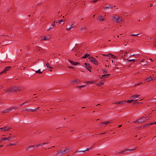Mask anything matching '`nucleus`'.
Wrapping results in <instances>:
<instances>
[{"mask_svg": "<svg viewBox=\"0 0 156 156\" xmlns=\"http://www.w3.org/2000/svg\"><path fill=\"white\" fill-rule=\"evenodd\" d=\"M4 145H0V148H1L3 146H4Z\"/></svg>", "mask_w": 156, "mask_h": 156, "instance_id": "obj_55", "label": "nucleus"}, {"mask_svg": "<svg viewBox=\"0 0 156 156\" xmlns=\"http://www.w3.org/2000/svg\"><path fill=\"white\" fill-rule=\"evenodd\" d=\"M38 109V108H36L34 109H32V112H35L36 111H37Z\"/></svg>", "mask_w": 156, "mask_h": 156, "instance_id": "obj_41", "label": "nucleus"}, {"mask_svg": "<svg viewBox=\"0 0 156 156\" xmlns=\"http://www.w3.org/2000/svg\"><path fill=\"white\" fill-rule=\"evenodd\" d=\"M138 104H140V102L136 101V102H135L133 103L132 104L133 105H135Z\"/></svg>", "mask_w": 156, "mask_h": 156, "instance_id": "obj_39", "label": "nucleus"}, {"mask_svg": "<svg viewBox=\"0 0 156 156\" xmlns=\"http://www.w3.org/2000/svg\"><path fill=\"white\" fill-rule=\"evenodd\" d=\"M146 118V119H149L151 117L150 116H147V117H145Z\"/></svg>", "mask_w": 156, "mask_h": 156, "instance_id": "obj_50", "label": "nucleus"}, {"mask_svg": "<svg viewBox=\"0 0 156 156\" xmlns=\"http://www.w3.org/2000/svg\"><path fill=\"white\" fill-rule=\"evenodd\" d=\"M156 79L155 77H152V80H154Z\"/></svg>", "mask_w": 156, "mask_h": 156, "instance_id": "obj_49", "label": "nucleus"}, {"mask_svg": "<svg viewBox=\"0 0 156 156\" xmlns=\"http://www.w3.org/2000/svg\"><path fill=\"white\" fill-rule=\"evenodd\" d=\"M152 6H153V4H150V7H152Z\"/></svg>", "mask_w": 156, "mask_h": 156, "instance_id": "obj_56", "label": "nucleus"}, {"mask_svg": "<svg viewBox=\"0 0 156 156\" xmlns=\"http://www.w3.org/2000/svg\"><path fill=\"white\" fill-rule=\"evenodd\" d=\"M11 128L9 126H5L4 127L1 128H0L1 131H6L10 130Z\"/></svg>", "mask_w": 156, "mask_h": 156, "instance_id": "obj_11", "label": "nucleus"}, {"mask_svg": "<svg viewBox=\"0 0 156 156\" xmlns=\"http://www.w3.org/2000/svg\"><path fill=\"white\" fill-rule=\"evenodd\" d=\"M80 82V80L79 79H75L71 81V83L72 84H76Z\"/></svg>", "mask_w": 156, "mask_h": 156, "instance_id": "obj_13", "label": "nucleus"}, {"mask_svg": "<svg viewBox=\"0 0 156 156\" xmlns=\"http://www.w3.org/2000/svg\"><path fill=\"white\" fill-rule=\"evenodd\" d=\"M25 111H26L27 112H32V109H26L25 110Z\"/></svg>", "mask_w": 156, "mask_h": 156, "instance_id": "obj_34", "label": "nucleus"}, {"mask_svg": "<svg viewBox=\"0 0 156 156\" xmlns=\"http://www.w3.org/2000/svg\"><path fill=\"white\" fill-rule=\"evenodd\" d=\"M51 37L50 35H48L46 36H43L41 37V40H49Z\"/></svg>", "mask_w": 156, "mask_h": 156, "instance_id": "obj_10", "label": "nucleus"}, {"mask_svg": "<svg viewBox=\"0 0 156 156\" xmlns=\"http://www.w3.org/2000/svg\"><path fill=\"white\" fill-rule=\"evenodd\" d=\"M135 59H128L127 60V61L128 62H131L132 61H133V62H135Z\"/></svg>", "mask_w": 156, "mask_h": 156, "instance_id": "obj_38", "label": "nucleus"}, {"mask_svg": "<svg viewBox=\"0 0 156 156\" xmlns=\"http://www.w3.org/2000/svg\"><path fill=\"white\" fill-rule=\"evenodd\" d=\"M126 102V101H118L116 102L115 103V104H120V105H123L125 104Z\"/></svg>", "mask_w": 156, "mask_h": 156, "instance_id": "obj_20", "label": "nucleus"}, {"mask_svg": "<svg viewBox=\"0 0 156 156\" xmlns=\"http://www.w3.org/2000/svg\"><path fill=\"white\" fill-rule=\"evenodd\" d=\"M150 60L151 61V62H153L154 60V59L153 60L151 58H150Z\"/></svg>", "mask_w": 156, "mask_h": 156, "instance_id": "obj_59", "label": "nucleus"}, {"mask_svg": "<svg viewBox=\"0 0 156 156\" xmlns=\"http://www.w3.org/2000/svg\"><path fill=\"white\" fill-rule=\"evenodd\" d=\"M21 89L20 87H18L16 86H14L8 89L6 91L10 93H12L17 92L20 90Z\"/></svg>", "mask_w": 156, "mask_h": 156, "instance_id": "obj_2", "label": "nucleus"}, {"mask_svg": "<svg viewBox=\"0 0 156 156\" xmlns=\"http://www.w3.org/2000/svg\"><path fill=\"white\" fill-rule=\"evenodd\" d=\"M69 62L72 65H73L74 66H77L80 64V63L78 62H74L71 60H69Z\"/></svg>", "mask_w": 156, "mask_h": 156, "instance_id": "obj_16", "label": "nucleus"}, {"mask_svg": "<svg viewBox=\"0 0 156 156\" xmlns=\"http://www.w3.org/2000/svg\"><path fill=\"white\" fill-rule=\"evenodd\" d=\"M138 100L137 99H136V100H133V99H131L130 100H127L126 102H127L128 103H131L132 102H133V101H136Z\"/></svg>", "mask_w": 156, "mask_h": 156, "instance_id": "obj_29", "label": "nucleus"}, {"mask_svg": "<svg viewBox=\"0 0 156 156\" xmlns=\"http://www.w3.org/2000/svg\"><path fill=\"white\" fill-rule=\"evenodd\" d=\"M105 18H103L101 16H99L98 18V20L99 21H102L105 20Z\"/></svg>", "mask_w": 156, "mask_h": 156, "instance_id": "obj_27", "label": "nucleus"}, {"mask_svg": "<svg viewBox=\"0 0 156 156\" xmlns=\"http://www.w3.org/2000/svg\"><path fill=\"white\" fill-rule=\"evenodd\" d=\"M25 103H26V102H23V103L22 104H20V106H23L24 104Z\"/></svg>", "mask_w": 156, "mask_h": 156, "instance_id": "obj_45", "label": "nucleus"}, {"mask_svg": "<svg viewBox=\"0 0 156 156\" xmlns=\"http://www.w3.org/2000/svg\"><path fill=\"white\" fill-rule=\"evenodd\" d=\"M88 59H90V61L94 65H98V63L97 60L94 58L92 57H89Z\"/></svg>", "mask_w": 156, "mask_h": 156, "instance_id": "obj_8", "label": "nucleus"}, {"mask_svg": "<svg viewBox=\"0 0 156 156\" xmlns=\"http://www.w3.org/2000/svg\"><path fill=\"white\" fill-rule=\"evenodd\" d=\"M142 83H138L137 84V85H141V84H142Z\"/></svg>", "mask_w": 156, "mask_h": 156, "instance_id": "obj_53", "label": "nucleus"}, {"mask_svg": "<svg viewBox=\"0 0 156 156\" xmlns=\"http://www.w3.org/2000/svg\"><path fill=\"white\" fill-rule=\"evenodd\" d=\"M9 145H10V146H13L14 145H15V144H9Z\"/></svg>", "mask_w": 156, "mask_h": 156, "instance_id": "obj_52", "label": "nucleus"}, {"mask_svg": "<svg viewBox=\"0 0 156 156\" xmlns=\"http://www.w3.org/2000/svg\"><path fill=\"white\" fill-rule=\"evenodd\" d=\"M69 148H66L63 150H61L58 151V153L59 154H64L65 153L69 152Z\"/></svg>", "mask_w": 156, "mask_h": 156, "instance_id": "obj_9", "label": "nucleus"}, {"mask_svg": "<svg viewBox=\"0 0 156 156\" xmlns=\"http://www.w3.org/2000/svg\"><path fill=\"white\" fill-rule=\"evenodd\" d=\"M65 21V20L64 19H62L61 20H59L58 22L60 24L61 22H64Z\"/></svg>", "mask_w": 156, "mask_h": 156, "instance_id": "obj_36", "label": "nucleus"}, {"mask_svg": "<svg viewBox=\"0 0 156 156\" xmlns=\"http://www.w3.org/2000/svg\"><path fill=\"white\" fill-rule=\"evenodd\" d=\"M112 120H110V121H108L103 122L100 123V125H106V124H110L112 123Z\"/></svg>", "mask_w": 156, "mask_h": 156, "instance_id": "obj_17", "label": "nucleus"}, {"mask_svg": "<svg viewBox=\"0 0 156 156\" xmlns=\"http://www.w3.org/2000/svg\"><path fill=\"white\" fill-rule=\"evenodd\" d=\"M51 69V70H49V71H50L51 72L52 71L51 69Z\"/></svg>", "mask_w": 156, "mask_h": 156, "instance_id": "obj_64", "label": "nucleus"}, {"mask_svg": "<svg viewBox=\"0 0 156 156\" xmlns=\"http://www.w3.org/2000/svg\"><path fill=\"white\" fill-rule=\"evenodd\" d=\"M139 35V34H131L129 35L130 36H135L136 35Z\"/></svg>", "mask_w": 156, "mask_h": 156, "instance_id": "obj_42", "label": "nucleus"}, {"mask_svg": "<svg viewBox=\"0 0 156 156\" xmlns=\"http://www.w3.org/2000/svg\"><path fill=\"white\" fill-rule=\"evenodd\" d=\"M139 96H140V95H138V94H136V95L132 96H131V97L132 98H133V99H135L136 98H138Z\"/></svg>", "mask_w": 156, "mask_h": 156, "instance_id": "obj_32", "label": "nucleus"}, {"mask_svg": "<svg viewBox=\"0 0 156 156\" xmlns=\"http://www.w3.org/2000/svg\"><path fill=\"white\" fill-rule=\"evenodd\" d=\"M112 19L114 22L116 23H120L122 20V17H120L116 15L112 17Z\"/></svg>", "mask_w": 156, "mask_h": 156, "instance_id": "obj_3", "label": "nucleus"}, {"mask_svg": "<svg viewBox=\"0 0 156 156\" xmlns=\"http://www.w3.org/2000/svg\"><path fill=\"white\" fill-rule=\"evenodd\" d=\"M151 80H152V76H150V77L146 78L145 80V81L146 82H148Z\"/></svg>", "mask_w": 156, "mask_h": 156, "instance_id": "obj_26", "label": "nucleus"}, {"mask_svg": "<svg viewBox=\"0 0 156 156\" xmlns=\"http://www.w3.org/2000/svg\"><path fill=\"white\" fill-rule=\"evenodd\" d=\"M154 60L156 62V58H153Z\"/></svg>", "mask_w": 156, "mask_h": 156, "instance_id": "obj_58", "label": "nucleus"}, {"mask_svg": "<svg viewBox=\"0 0 156 156\" xmlns=\"http://www.w3.org/2000/svg\"><path fill=\"white\" fill-rule=\"evenodd\" d=\"M110 75V74H105V75H103L102 76L100 75L99 76V77L100 79H102L103 78L107 77H108V76L109 75Z\"/></svg>", "mask_w": 156, "mask_h": 156, "instance_id": "obj_22", "label": "nucleus"}, {"mask_svg": "<svg viewBox=\"0 0 156 156\" xmlns=\"http://www.w3.org/2000/svg\"><path fill=\"white\" fill-rule=\"evenodd\" d=\"M141 64L143 65H147L148 62L146 59H143L141 61Z\"/></svg>", "mask_w": 156, "mask_h": 156, "instance_id": "obj_15", "label": "nucleus"}, {"mask_svg": "<svg viewBox=\"0 0 156 156\" xmlns=\"http://www.w3.org/2000/svg\"><path fill=\"white\" fill-rule=\"evenodd\" d=\"M93 146H92L90 147L87 148L85 150H80L79 151L77 150L76 152H85L86 151H89L90 149H92L93 147Z\"/></svg>", "mask_w": 156, "mask_h": 156, "instance_id": "obj_18", "label": "nucleus"}, {"mask_svg": "<svg viewBox=\"0 0 156 156\" xmlns=\"http://www.w3.org/2000/svg\"><path fill=\"white\" fill-rule=\"evenodd\" d=\"M135 148H132V149H126L121 151L117 153L118 154H126L128 152L133 151Z\"/></svg>", "mask_w": 156, "mask_h": 156, "instance_id": "obj_5", "label": "nucleus"}, {"mask_svg": "<svg viewBox=\"0 0 156 156\" xmlns=\"http://www.w3.org/2000/svg\"><path fill=\"white\" fill-rule=\"evenodd\" d=\"M46 65L47 67L48 68H52V67L50 65H49V64L47 62L46 63Z\"/></svg>", "mask_w": 156, "mask_h": 156, "instance_id": "obj_37", "label": "nucleus"}, {"mask_svg": "<svg viewBox=\"0 0 156 156\" xmlns=\"http://www.w3.org/2000/svg\"><path fill=\"white\" fill-rule=\"evenodd\" d=\"M32 69V70L34 71H34V69ZM44 70H42L41 71V70L40 69H39L37 70H36V71H35V72L36 73H39V74H41L42 73V72L44 71Z\"/></svg>", "mask_w": 156, "mask_h": 156, "instance_id": "obj_28", "label": "nucleus"}, {"mask_svg": "<svg viewBox=\"0 0 156 156\" xmlns=\"http://www.w3.org/2000/svg\"><path fill=\"white\" fill-rule=\"evenodd\" d=\"M52 28V27H50L48 29H47V30L48 31H49V30H51V29Z\"/></svg>", "mask_w": 156, "mask_h": 156, "instance_id": "obj_48", "label": "nucleus"}, {"mask_svg": "<svg viewBox=\"0 0 156 156\" xmlns=\"http://www.w3.org/2000/svg\"><path fill=\"white\" fill-rule=\"evenodd\" d=\"M122 126V124L119 125L118 126V127H119V128L120 127H121Z\"/></svg>", "mask_w": 156, "mask_h": 156, "instance_id": "obj_54", "label": "nucleus"}, {"mask_svg": "<svg viewBox=\"0 0 156 156\" xmlns=\"http://www.w3.org/2000/svg\"><path fill=\"white\" fill-rule=\"evenodd\" d=\"M84 66L87 69L90 68V66L88 63H84Z\"/></svg>", "mask_w": 156, "mask_h": 156, "instance_id": "obj_25", "label": "nucleus"}, {"mask_svg": "<svg viewBox=\"0 0 156 156\" xmlns=\"http://www.w3.org/2000/svg\"><path fill=\"white\" fill-rule=\"evenodd\" d=\"M153 124H156V122H154V123H147V124L144 125L142 126V127L143 128H144V127H147L150 125H151Z\"/></svg>", "mask_w": 156, "mask_h": 156, "instance_id": "obj_21", "label": "nucleus"}, {"mask_svg": "<svg viewBox=\"0 0 156 156\" xmlns=\"http://www.w3.org/2000/svg\"><path fill=\"white\" fill-rule=\"evenodd\" d=\"M85 83L87 84H92V83H94L95 82L92 81H91L86 82Z\"/></svg>", "mask_w": 156, "mask_h": 156, "instance_id": "obj_33", "label": "nucleus"}, {"mask_svg": "<svg viewBox=\"0 0 156 156\" xmlns=\"http://www.w3.org/2000/svg\"><path fill=\"white\" fill-rule=\"evenodd\" d=\"M12 137L11 136H9L7 138L5 137H3L1 138V140H7L9 141L11 139H12Z\"/></svg>", "mask_w": 156, "mask_h": 156, "instance_id": "obj_14", "label": "nucleus"}, {"mask_svg": "<svg viewBox=\"0 0 156 156\" xmlns=\"http://www.w3.org/2000/svg\"><path fill=\"white\" fill-rule=\"evenodd\" d=\"M152 100H156V98H153L152 99Z\"/></svg>", "mask_w": 156, "mask_h": 156, "instance_id": "obj_61", "label": "nucleus"}, {"mask_svg": "<svg viewBox=\"0 0 156 156\" xmlns=\"http://www.w3.org/2000/svg\"><path fill=\"white\" fill-rule=\"evenodd\" d=\"M3 88V85H0V90L2 89Z\"/></svg>", "mask_w": 156, "mask_h": 156, "instance_id": "obj_46", "label": "nucleus"}, {"mask_svg": "<svg viewBox=\"0 0 156 156\" xmlns=\"http://www.w3.org/2000/svg\"><path fill=\"white\" fill-rule=\"evenodd\" d=\"M105 81V79H103L101 80V81H100L99 83H97L96 85H97V86H101L104 84Z\"/></svg>", "mask_w": 156, "mask_h": 156, "instance_id": "obj_12", "label": "nucleus"}, {"mask_svg": "<svg viewBox=\"0 0 156 156\" xmlns=\"http://www.w3.org/2000/svg\"><path fill=\"white\" fill-rule=\"evenodd\" d=\"M48 144V143L47 142H44L43 143H42L41 144H36V145H30L28 146V147H27L26 148V150H28L30 148H36L37 147H38L40 146H41L42 147L43 145L47 144Z\"/></svg>", "mask_w": 156, "mask_h": 156, "instance_id": "obj_1", "label": "nucleus"}, {"mask_svg": "<svg viewBox=\"0 0 156 156\" xmlns=\"http://www.w3.org/2000/svg\"><path fill=\"white\" fill-rule=\"evenodd\" d=\"M27 74V75H28L29 74H30V73H29V72H27V73L26 74Z\"/></svg>", "mask_w": 156, "mask_h": 156, "instance_id": "obj_60", "label": "nucleus"}, {"mask_svg": "<svg viewBox=\"0 0 156 156\" xmlns=\"http://www.w3.org/2000/svg\"><path fill=\"white\" fill-rule=\"evenodd\" d=\"M10 69H5L3 71H2L0 73V75L2 74L5 73V74L6 71H8Z\"/></svg>", "mask_w": 156, "mask_h": 156, "instance_id": "obj_24", "label": "nucleus"}, {"mask_svg": "<svg viewBox=\"0 0 156 156\" xmlns=\"http://www.w3.org/2000/svg\"><path fill=\"white\" fill-rule=\"evenodd\" d=\"M90 57V55L89 54L87 53L84 55L82 57V58H85L87 57Z\"/></svg>", "mask_w": 156, "mask_h": 156, "instance_id": "obj_30", "label": "nucleus"}, {"mask_svg": "<svg viewBox=\"0 0 156 156\" xmlns=\"http://www.w3.org/2000/svg\"><path fill=\"white\" fill-rule=\"evenodd\" d=\"M86 86V85H82V86H80L77 87V88H78L80 89H81L82 88H83L85 87Z\"/></svg>", "mask_w": 156, "mask_h": 156, "instance_id": "obj_35", "label": "nucleus"}, {"mask_svg": "<svg viewBox=\"0 0 156 156\" xmlns=\"http://www.w3.org/2000/svg\"><path fill=\"white\" fill-rule=\"evenodd\" d=\"M58 69H60V70H63V69H56V70H55V71L56 72V74H58V75H61V74H64V73H63L58 72L57 71H58Z\"/></svg>", "mask_w": 156, "mask_h": 156, "instance_id": "obj_23", "label": "nucleus"}, {"mask_svg": "<svg viewBox=\"0 0 156 156\" xmlns=\"http://www.w3.org/2000/svg\"><path fill=\"white\" fill-rule=\"evenodd\" d=\"M87 29V28L86 27H82L81 28V30H86Z\"/></svg>", "mask_w": 156, "mask_h": 156, "instance_id": "obj_43", "label": "nucleus"}, {"mask_svg": "<svg viewBox=\"0 0 156 156\" xmlns=\"http://www.w3.org/2000/svg\"><path fill=\"white\" fill-rule=\"evenodd\" d=\"M146 118L144 117L143 116L142 117L136 120L134 122V123H142L144 122H145L147 120L149 119H145Z\"/></svg>", "mask_w": 156, "mask_h": 156, "instance_id": "obj_4", "label": "nucleus"}, {"mask_svg": "<svg viewBox=\"0 0 156 156\" xmlns=\"http://www.w3.org/2000/svg\"><path fill=\"white\" fill-rule=\"evenodd\" d=\"M76 27V26L75 25H74L73 23L71 24V25L70 26V27L69 28H67L66 30H67L69 31L71 29L75 28Z\"/></svg>", "mask_w": 156, "mask_h": 156, "instance_id": "obj_19", "label": "nucleus"}, {"mask_svg": "<svg viewBox=\"0 0 156 156\" xmlns=\"http://www.w3.org/2000/svg\"><path fill=\"white\" fill-rule=\"evenodd\" d=\"M107 64H105V68H106V67H107ZM109 67V65H108V67Z\"/></svg>", "mask_w": 156, "mask_h": 156, "instance_id": "obj_51", "label": "nucleus"}, {"mask_svg": "<svg viewBox=\"0 0 156 156\" xmlns=\"http://www.w3.org/2000/svg\"><path fill=\"white\" fill-rule=\"evenodd\" d=\"M154 41L155 43H156V41H155V38L154 39Z\"/></svg>", "mask_w": 156, "mask_h": 156, "instance_id": "obj_63", "label": "nucleus"}, {"mask_svg": "<svg viewBox=\"0 0 156 156\" xmlns=\"http://www.w3.org/2000/svg\"><path fill=\"white\" fill-rule=\"evenodd\" d=\"M11 67H12L9 66H7V67H5V68H6V69H7V68H11Z\"/></svg>", "mask_w": 156, "mask_h": 156, "instance_id": "obj_47", "label": "nucleus"}, {"mask_svg": "<svg viewBox=\"0 0 156 156\" xmlns=\"http://www.w3.org/2000/svg\"><path fill=\"white\" fill-rule=\"evenodd\" d=\"M103 56H105L106 57L105 58V59H112L113 58H116V57L115 56L111 54L110 53L108 54H101Z\"/></svg>", "mask_w": 156, "mask_h": 156, "instance_id": "obj_6", "label": "nucleus"}, {"mask_svg": "<svg viewBox=\"0 0 156 156\" xmlns=\"http://www.w3.org/2000/svg\"><path fill=\"white\" fill-rule=\"evenodd\" d=\"M74 131V130H71L70 131V132H73V131Z\"/></svg>", "mask_w": 156, "mask_h": 156, "instance_id": "obj_62", "label": "nucleus"}, {"mask_svg": "<svg viewBox=\"0 0 156 156\" xmlns=\"http://www.w3.org/2000/svg\"><path fill=\"white\" fill-rule=\"evenodd\" d=\"M18 108H19L16 106L12 107L9 108L3 111L2 112V113H8L14 109H16Z\"/></svg>", "mask_w": 156, "mask_h": 156, "instance_id": "obj_7", "label": "nucleus"}, {"mask_svg": "<svg viewBox=\"0 0 156 156\" xmlns=\"http://www.w3.org/2000/svg\"><path fill=\"white\" fill-rule=\"evenodd\" d=\"M51 26H53V27L55 26V22H54V23H52L51 24Z\"/></svg>", "mask_w": 156, "mask_h": 156, "instance_id": "obj_44", "label": "nucleus"}, {"mask_svg": "<svg viewBox=\"0 0 156 156\" xmlns=\"http://www.w3.org/2000/svg\"><path fill=\"white\" fill-rule=\"evenodd\" d=\"M105 9H111L112 8V7L111 5H108V6H105L104 8Z\"/></svg>", "mask_w": 156, "mask_h": 156, "instance_id": "obj_31", "label": "nucleus"}, {"mask_svg": "<svg viewBox=\"0 0 156 156\" xmlns=\"http://www.w3.org/2000/svg\"><path fill=\"white\" fill-rule=\"evenodd\" d=\"M102 71H103V72L104 74L107 73V71L106 69H103V70Z\"/></svg>", "mask_w": 156, "mask_h": 156, "instance_id": "obj_40", "label": "nucleus"}, {"mask_svg": "<svg viewBox=\"0 0 156 156\" xmlns=\"http://www.w3.org/2000/svg\"><path fill=\"white\" fill-rule=\"evenodd\" d=\"M87 70H88L90 72H91V71L90 70V69H87Z\"/></svg>", "mask_w": 156, "mask_h": 156, "instance_id": "obj_57", "label": "nucleus"}]
</instances>
